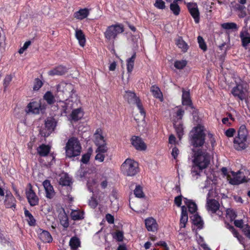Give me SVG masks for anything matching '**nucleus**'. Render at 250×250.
<instances>
[{
  "mask_svg": "<svg viewBox=\"0 0 250 250\" xmlns=\"http://www.w3.org/2000/svg\"><path fill=\"white\" fill-rule=\"evenodd\" d=\"M192 151L193 152L192 160L193 166L191 170V174L192 178L196 180L201 176L202 170L208 166L210 156L206 150L193 149Z\"/></svg>",
  "mask_w": 250,
  "mask_h": 250,
  "instance_id": "nucleus-1",
  "label": "nucleus"
},
{
  "mask_svg": "<svg viewBox=\"0 0 250 250\" xmlns=\"http://www.w3.org/2000/svg\"><path fill=\"white\" fill-rule=\"evenodd\" d=\"M80 100L75 94H72L64 101H59L56 103L58 112L64 116H69L73 108L78 106Z\"/></svg>",
  "mask_w": 250,
  "mask_h": 250,
  "instance_id": "nucleus-2",
  "label": "nucleus"
},
{
  "mask_svg": "<svg viewBox=\"0 0 250 250\" xmlns=\"http://www.w3.org/2000/svg\"><path fill=\"white\" fill-rule=\"evenodd\" d=\"M249 132L245 125H241L237 131V134L233 139V147L238 151L246 149L249 145Z\"/></svg>",
  "mask_w": 250,
  "mask_h": 250,
  "instance_id": "nucleus-3",
  "label": "nucleus"
},
{
  "mask_svg": "<svg viewBox=\"0 0 250 250\" xmlns=\"http://www.w3.org/2000/svg\"><path fill=\"white\" fill-rule=\"evenodd\" d=\"M205 128L201 124L194 127L190 133L191 144L195 146H201L205 143Z\"/></svg>",
  "mask_w": 250,
  "mask_h": 250,
  "instance_id": "nucleus-4",
  "label": "nucleus"
},
{
  "mask_svg": "<svg viewBox=\"0 0 250 250\" xmlns=\"http://www.w3.org/2000/svg\"><path fill=\"white\" fill-rule=\"evenodd\" d=\"M248 174L250 175V172L249 170H239L236 172L230 171L228 174V181L229 184L233 185H237L247 182L250 180V177L246 176Z\"/></svg>",
  "mask_w": 250,
  "mask_h": 250,
  "instance_id": "nucleus-5",
  "label": "nucleus"
},
{
  "mask_svg": "<svg viewBox=\"0 0 250 250\" xmlns=\"http://www.w3.org/2000/svg\"><path fill=\"white\" fill-rule=\"evenodd\" d=\"M82 147L79 140L72 137L70 138L65 147L66 157L72 158L79 156L81 152Z\"/></svg>",
  "mask_w": 250,
  "mask_h": 250,
  "instance_id": "nucleus-6",
  "label": "nucleus"
},
{
  "mask_svg": "<svg viewBox=\"0 0 250 250\" xmlns=\"http://www.w3.org/2000/svg\"><path fill=\"white\" fill-rule=\"evenodd\" d=\"M122 172L127 176H134L139 171L137 162L131 159H126L121 167Z\"/></svg>",
  "mask_w": 250,
  "mask_h": 250,
  "instance_id": "nucleus-7",
  "label": "nucleus"
},
{
  "mask_svg": "<svg viewBox=\"0 0 250 250\" xmlns=\"http://www.w3.org/2000/svg\"><path fill=\"white\" fill-rule=\"evenodd\" d=\"M172 120L173 125L179 140H181L184 134V128L182 123V118L184 113V111L181 108L176 107L174 110Z\"/></svg>",
  "mask_w": 250,
  "mask_h": 250,
  "instance_id": "nucleus-8",
  "label": "nucleus"
},
{
  "mask_svg": "<svg viewBox=\"0 0 250 250\" xmlns=\"http://www.w3.org/2000/svg\"><path fill=\"white\" fill-rule=\"evenodd\" d=\"M231 93L241 101L247 100L249 96L247 84L242 83L237 84L232 88Z\"/></svg>",
  "mask_w": 250,
  "mask_h": 250,
  "instance_id": "nucleus-9",
  "label": "nucleus"
},
{
  "mask_svg": "<svg viewBox=\"0 0 250 250\" xmlns=\"http://www.w3.org/2000/svg\"><path fill=\"white\" fill-rule=\"evenodd\" d=\"M124 31V27L121 24H115L107 27L104 33L105 38L107 40H115L117 36Z\"/></svg>",
  "mask_w": 250,
  "mask_h": 250,
  "instance_id": "nucleus-10",
  "label": "nucleus"
},
{
  "mask_svg": "<svg viewBox=\"0 0 250 250\" xmlns=\"http://www.w3.org/2000/svg\"><path fill=\"white\" fill-rule=\"evenodd\" d=\"M124 97L129 103L136 105L140 114L143 116V119H144L146 115L145 111L140 103V100L136 97L135 94L132 92L127 91L126 92Z\"/></svg>",
  "mask_w": 250,
  "mask_h": 250,
  "instance_id": "nucleus-11",
  "label": "nucleus"
},
{
  "mask_svg": "<svg viewBox=\"0 0 250 250\" xmlns=\"http://www.w3.org/2000/svg\"><path fill=\"white\" fill-rule=\"evenodd\" d=\"M219 178L214 175L210 174L208 176L203 186H201V188L204 189H207L208 191V195H210L211 191L215 188L216 185L218 183Z\"/></svg>",
  "mask_w": 250,
  "mask_h": 250,
  "instance_id": "nucleus-12",
  "label": "nucleus"
},
{
  "mask_svg": "<svg viewBox=\"0 0 250 250\" xmlns=\"http://www.w3.org/2000/svg\"><path fill=\"white\" fill-rule=\"evenodd\" d=\"M210 195L207 196V208L208 211L211 213H216L219 216H221L223 214L222 211L219 209L220 205L215 200H209Z\"/></svg>",
  "mask_w": 250,
  "mask_h": 250,
  "instance_id": "nucleus-13",
  "label": "nucleus"
},
{
  "mask_svg": "<svg viewBox=\"0 0 250 250\" xmlns=\"http://www.w3.org/2000/svg\"><path fill=\"white\" fill-rule=\"evenodd\" d=\"M131 143L136 149L139 151H145L147 146L142 139L138 136H134L131 138Z\"/></svg>",
  "mask_w": 250,
  "mask_h": 250,
  "instance_id": "nucleus-14",
  "label": "nucleus"
},
{
  "mask_svg": "<svg viewBox=\"0 0 250 250\" xmlns=\"http://www.w3.org/2000/svg\"><path fill=\"white\" fill-rule=\"evenodd\" d=\"M42 108L41 104L39 101H34L29 103L27 106L26 112L27 113H32L38 114L42 111Z\"/></svg>",
  "mask_w": 250,
  "mask_h": 250,
  "instance_id": "nucleus-15",
  "label": "nucleus"
},
{
  "mask_svg": "<svg viewBox=\"0 0 250 250\" xmlns=\"http://www.w3.org/2000/svg\"><path fill=\"white\" fill-rule=\"evenodd\" d=\"M29 189L26 191L28 202L31 206H35L39 203V198L35 192L32 190L31 184H29Z\"/></svg>",
  "mask_w": 250,
  "mask_h": 250,
  "instance_id": "nucleus-16",
  "label": "nucleus"
},
{
  "mask_svg": "<svg viewBox=\"0 0 250 250\" xmlns=\"http://www.w3.org/2000/svg\"><path fill=\"white\" fill-rule=\"evenodd\" d=\"M188 8L195 22L199 23L200 21L199 11L197 4L195 3H188Z\"/></svg>",
  "mask_w": 250,
  "mask_h": 250,
  "instance_id": "nucleus-17",
  "label": "nucleus"
},
{
  "mask_svg": "<svg viewBox=\"0 0 250 250\" xmlns=\"http://www.w3.org/2000/svg\"><path fill=\"white\" fill-rule=\"evenodd\" d=\"M74 90L73 85L69 83L62 82L57 85V90L64 94H70Z\"/></svg>",
  "mask_w": 250,
  "mask_h": 250,
  "instance_id": "nucleus-18",
  "label": "nucleus"
},
{
  "mask_svg": "<svg viewBox=\"0 0 250 250\" xmlns=\"http://www.w3.org/2000/svg\"><path fill=\"white\" fill-rule=\"evenodd\" d=\"M5 193L6 195L4 200L5 206L7 208H15L16 202L15 198L10 191H6Z\"/></svg>",
  "mask_w": 250,
  "mask_h": 250,
  "instance_id": "nucleus-19",
  "label": "nucleus"
},
{
  "mask_svg": "<svg viewBox=\"0 0 250 250\" xmlns=\"http://www.w3.org/2000/svg\"><path fill=\"white\" fill-rule=\"evenodd\" d=\"M145 225L149 231H156L158 229V225L155 219L152 217H148L145 221Z\"/></svg>",
  "mask_w": 250,
  "mask_h": 250,
  "instance_id": "nucleus-20",
  "label": "nucleus"
},
{
  "mask_svg": "<svg viewBox=\"0 0 250 250\" xmlns=\"http://www.w3.org/2000/svg\"><path fill=\"white\" fill-rule=\"evenodd\" d=\"M42 185L45 191L46 197L47 198L52 199L55 196V193L50 182L46 180L43 181Z\"/></svg>",
  "mask_w": 250,
  "mask_h": 250,
  "instance_id": "nucleus-21",
  "label": "nucleus"
},
{
  "mask_svg": "<svg viewBox=\"0 0 250 250\" xmlns=\"http://www.w3.org/2000/svg\"><path fill=\"white\" fill-rule=\"evenodd\" d=\"M90 10L87 8H81L74 13V18L78 20L86 19L89 15Z\"/></svg>",
  "mask_w": 250,
  "mask_h": 250,
  "instance_id": "nucleus-22",
  "label": "nucleus"
},
{
  "mask_svg": "<svg viewBox=\"0 0 250 250\" xmlns=\"http://www.w3.org/2000/svg\"><path fill=\"white\" fill-rule=\"evenodd\" d=\"M84 112L83 110L78 107L72 110L71 114L69 115V119L70 120L77 121L81 120L83 116Z\"/></svg>",
  "mask_w": 250,
  "mask_h": 250,
  "instance_id": "nucleus-23",
  "label": "nucleus"
},
{
  "mask_svg": "<svg viewBox=\"0 0 250 250\" xmlns=\"http://www.w3.org/2000/svg\"><path fill=\"white\" fill-rule=\"evenodd\" d=\"M94 141L96 146L105 143L102 129L98 128L95 131L94 134Z\"/></svg>",
  "mask_w": 250,
  "mask_h": 250,
  "instance_id": "nucleus-24",
  "label": "nucleus"
},
{
  "mask_svg": "<svg viewBox=\"0 0 250 250\" xmlns=\"http://www.w3.org/2000/svg\"><path fill=\"white\" fill-rule=\"evenodd\" d=\"M66 72L67 69L65 67L59 65L49 71L48 74L50 76H60L64 74Z\"/></svg>",
  "mask_w": 250,
  "mask_h": 250,
  "instance_id": "nucleus-25",
  "label": "nucleus"
},
{
  "mask_svg": "<svg viewBox=\"0 0 250 250\" xmlns=\"http://www.w3.org/2000/svg\"><path fill=\"white\" fill-rule=\"evenodd\" d=\"M182 212L180 221V228L184 229L186 227L187 223L188 221V215L187 211V208L183 206L181 207Z\"/></svg>",
  "mask_w": 250,
  "mask_h": 250,
  "instance_id": "nucleus-26",
  "label": "nucleus"
},
{
  "mask_svg": "<svg viewBox=\"0 0 250 250\" xmlns=\"http://www.w3.org/2000/svg\"><path fill=\"white\" fill-rule=\"evenodd\" d=\"M75 36L78 41L79 45L82 47H83L86 42L85 37L83 32L81 29L78 28L75 29Z\"/></svg>",
  "mask_w": 250,
  "mask_h": 250,
  "instance_id": "nucleus-27",
  "label": "nucleus"
},
{
  "mask_svg": "<svg viewBox=\"0 0 250 250\" xmlns=\"http://www.w3.org/2000/svg\"><path fill=\"white\" fill-rule=\"evenodd\" d=\"M51 147L49 145L42 144L37 149V152L40 156H46L50 151Z\"/></svg>",
  "mask_w": 250,
  "mask_h": 250,
  "instance_id": "nucleus-28",
  "label": "nucleus"
},
{
  "mask_svg": "<svg viewBox=\"0 0 250 250\" xmlns=\"http://www.w3.org/2000/svg\"><path fill=\"white\" fill-rule=\"evenodd\" d=\"M184 202L187 206L189 212L194 214H195L197 209V207L196 203L192 200H188L187 198H184Z\"/></svg>",
  "mask_w": 250,
  "mask_h": 250,
  "instance_id": "nucleus-29",
  "label": "nucleus"
},
{
  "mask_svg": "<svg viewBox=\"0 0 250 250\" xmlns=\"http://www.w3.org/2000/svg\"><path fill=\"white\" fill-rule=\"evenodd\" d=\"M39 237L44 243H49L52 240L50 233L46 230H41V232L39 234Z\"/></svg>",
  "mask_w": 250,
  "mask_h": 250,
  "instance_id": "nucleus-30",
  "label": "nucleus"
},
{
  "mask_svg": "<svg viewBox=\"0 0 250 250\" xmlns=\"http://www.w3.org/2000/svg\"><path fill=\"white\" fill-rule=\"evenodd\" d=\"M226 228L230 230L233 236L237 238V240L240 244H244V242L243 237L239 234L238 232L234 228L233 226H231L229 224H227Z\"/></svg>",
  "mask_w": 250,
  "mask_h": 250,
  "instance_id": "nucleus-31",
  "label": "nucleus"
},
{
  "mask_svg": "<svg viewBox=\"0 0 250 250\" xmlns=\"http://www.w3.org/2000/svg\"><path fill=\"white\" fill-rule=\"evenodd\" d=\"M182 104L184 105L191 106L192 103L190 97L189 92L185 90H183Z\"/></svg>",
  "mask_w": 250,
  "mask_h": 250,
  "instance_id": "nucleus-32",
  "label": "nucleus"
},
{
  "mask_svg": "<svg viewBox=\"0 0 250 250\" xmlns=\"http://www.w3.org/2000/svg\"><path fill=\"white\" fill-rule=\"evenodd\" d=\"M56 125V122L54 118H48L45 123V128L48 131V134L54 130Z\"/></svg>",
  "mask_w": 250,
  "mask_h": 250,
  "instance_id": "nucleus-33",
  "label": "nucleus"
},
{
  "mask_svg": "<svg viewBox=\"0 0 250 250\" xmlns=\"http://www.w3.org/2000/svg\"><path fill=\"white\" fill-rule=\"evenodd\" d=\"M193 224L196 226L198 229H201L203 227V222L201 219L200 216L197 214L195 213L190 217Z\"/></svg>",
  "mask_w": 250,
  "mask_h": 250,
  "instance_id": "nucleus-34",
  "label": "nucleus"
},
{
  "mask_svg": "<svg viewBox=\"0 0 250 250\" xmlns=\"http://www.w3.org/2000/svg\"><path fill=\"white\" fill-rule=\"evenodd\" d=\"M150 91L152 95L156 98L160 99L161 101L163 100V94L160 88L156 86L153 85L151 87Z\"/></svg>",
  "mask_w": 250,
  "mask_h": 250,
  "instance_id": "nucleus-35",
  "label": "nucleus"
},
{
  "mask_svg": "<svg viewBox=\"0 0 250 250\" xmlns=\"http://www.w3.org/2000/svg\"><path fill=\"white\" fill-rule=\"evenodd\" d=\"M24 215L29 225L31 226H35L36 224V220L31 213L26 209H24Z\"/></svg>",
  "mask_w": 250,
  "mask_h": 250,
  "instance_id": "nucleus-36",
  "label": "nucleus"
},
{
  "mask_svg": "<svg viewBox=\"0 0 250 250\" xmlns=\"http://www.w3.org/2000/svg\"><path fill=\"white\" fill-rule=\"evenodd\" d=\"M71 216L74 220L82 219L84 218L83 212L80 210H73L71 212Z\"/></svg>",
  "mask_w": 250,
  "mask_h": 250,
  "instance_id": "nucleus-37",
  "label": "nucleus"
},
{
  "mask_svg": "<svg viewBox=\"0 0 250 250\" xmlns=\"http://www.w3.org/2000/svg\"><path fill=\"white\" fill-rule=\"evenodd\" d=\"M176 44L183 52H187L188 48V45L182 38H179L177 39L176 41Z\"/></svg>",
  "mask_w": 250,
  "mask_h": 250,
  "instance_id": "nucleus-38",
  "label": "nucleus"
},
{
  "mask_svg": "<svg viewBox=\"0 0 250 250\" xmlns=\"http://www.w3.org/2000/svg\"><path fill=\"white\" fill-rule=\"evenodd\" d=\"M135 59V54H133L131 58L128 59L126 61L127 70L128 73H131L133 70Z\"/></svg>",
  "mask_w": 250,
  "mask_h": 250,
  "instance_id": "nucleus-39",
  "label": "nucleus"
},
{
  "mask_svg": "<svg viewBox=\"0 0 250 250\" xmlns=\"http://www.w3.org/2000/svg\"><path fill=\"white\" fill-rule=\"evenodd\" d=\"M69 245L72 250H74L77 249L80 246V240L75 237L71 238L69 241Z\"/></svg>",
  "mask_w": 250,
  "mask_h": 250,
  "instance_id": "nucleus-40",
  "label": "nucleus"
},
{
  "mask_svg": "<svg viewBox=\"0 0 250 250\" xmlns=\"http://www.w3.org/2000/svg\"><path fill=\"white\" fill-rule=\"evenodd\" d=\"M43 98L49 104H52L55 102L54 96L50 91H47L45 93L43 96Z\"/></svg>",
  "mask_w": 250,
  "mask_h": 250,
  "instance_id": "nucleus-41",
  "label": "nucleus"
},
{
  "mask_svg": "<svg viewBox=\"0 0 250 250\" xmlns=\"http://www.w3.org/2000/svg\"><path fill=\"white\" fill-rule=\"evenodd\" d=\"M71 183V179L66 174L62 176L60 180V183L62 186H69Z\"/></svg>",
  "mask_w": 250,
  "mask_h": 250,
  "instance_id": "nucleus-42",
  "label": "nucleus"
},
{
  "mask_svg": "<svg viewBox=\"0 0 250 250\" xmlns=\"http://www.w3.org/2000/svg\"><path fill=\"white\" fill-rule=\"evenodd\" d=\"M187 64V61L185 60H177L174 63V67L178 69H183Z\"/></svg>",
  "mask_w": 250,
  "mask_h": 250,
  "instance_id": "nucleus-43",
  "label": "nucleus"
},
{
  "mask_svg": "<svg viewBox=\"0 0 250 250\" xmlns=\"http://www.w3.org/2000/svg\"><path fill=\"white\" fill-rule=\"evenodd\" d=\"M97 184V180L93 177H90L87 181V187L90 191H93V187H96Z\"/></svg>",
  "mask_w": 250,
  "mask_h": 250,
  "instance_id": "nucleus-44",
  "label": "nucleus"
},
{
  "mask_svg": "<svg viewBox=\"0 0 250 250\" xmlns=\"http://www.w3.org/2000/svg\"><path fill=\"white\" fill-rule=\"evenodd\" d=\"M221 27L226 30L237 29V24L234 22H226L221 24Z\"/></svg>",
  "mask_w": 250,
  "mask_h": 250,
  "instance_id": "nucleus-45",
  "label": "nucleus"
},
{
  "mask_svg": "<svg viewBox=\"0 0 250 250\" xmlns=\"http://www.w3.org/2000/svg\"><path fill=\"white\" fill-rule=\"evenodd\" d=\"M134 193L136 197L138 198H142L144 197V193L143 191L142 187L140 185L136 186L134 190Z\"/></svg>",
  "mask_w": 250,
  "mask_h": 250,
  "instance_id": "nucleus-46",
  "label": "nucleus"
},
{
  "mask_svg": "<svg viewBox=\"0 0 250 250\" xmlns=\"http://www.w3.org/2000/svg\"><path fill=\"white\" fill-rule=\"evenodd\" d=\"M236 217L235 212L231 209H227L226 210V217L230 221H233Z\"/></svg>",
  "mask_w": 250,
  "mask_h": 250,
  "instance_id": "nucleus-47",
  "label": "nucleus"
},
{
  "mask_svg": "<svg viewBox=\"0 0 250 250\" xmlns=\"http://www.w3.org/2000/svg\"><path fill=\"white\" fill-rule=\"evenodd\" d=\"M170 9L175 15L179 14L180 8L178 3H171L170 5Z\"/></svg>",
  "mask_w": 250,
  "mask_h": 250,
  "instance_id": "nucleus-48",
  "label": "nucleus"
},
{
  "mask_svg": "<svg viewBox=\"0 0 250 250\" xmlns=\"http://www.w3.org/2000/svg\"><path fill=\"white\" fill-rule=\"evenodd\" d=\"M178 144V142L176 141V138L174 135L171 134L169 136L168 138V147H172L176 146Z\"/></svg>",
  "mask_w": 250,
  "mask_h": 250,
  "instance_id": "nucleus-49",
  "label": "nucleus"
},
{
  "mask_svg": "<svg viewBox=\"0 0 250 250\" xmlns=\"http://www.w3.org/2000/svg\"><path fill=\"white\" fill-rule=\"evenodd\" d=\"M97 146H98V147L96 150V152H98L105 154L108 150V148L106 146V143L101 144L100 145H97Z\"/></svg>",
  "mask_w": 250,
  "mask_h": 250,
  "instance_id": "nucleus-50",
  "label": "nucleus"
},
{
  "mask_svg": "<svg viewBox=\"0 0 250 250\" xmlns=\"http://www.w3.org/2000/svg\"><path fill=\"white\" fill-rule=\"evenodd\" d=\"M170 149H171V155L174 159L177 160L178 157V156L180 154V150L176 146H174L172 147H169Z\"/></svg>",
  "mask_w": 250,
  "mask_h": 250,
  "instance_id": "nucleus-51",
  "label": "nucleus"
},
{
  "mask_svg": "<svg viewBox=\"0 0 250 250\" xmlns=\"http://www.w3.org/2000/svg\"><path fill=\"white\" fill-rule=\"evenodd\" d=\"M197 40L200 48L204 51H206L207 47L203 38L201 36H198Z\"/></svg>",
  "mask_w": 250,
  "mask_h": 250,
  "instance_id": "nucleus-52",
  "label": "nucleus"
},
{
  "mask_svg": "<svg viewBox=\"0 0 250 250\" xmlns=\"http://www.w3.org/2000/svg\"><path fill=\"white\" fill-rule=\"evenodd\" d=\"M197 241L198 244L200 245L204 250H211L204 243L203 238L201 236L197 237Z\"/></svg>",
  "mask_w": 250,
  "mask_h": 250,
  "instance_id": "nucleus-53",
  "label": "nucleus"
},
{
  "mask_svg": "<svg viewBox=\"0 0 250 250\" xmlns=\"http://www.w3.org/2000/svg\"><path fill=\"white\" fill-rule=\"evenodd\" d=\"M13 79V76L11 75H7L3 80V86L5 89H6L10 83Z\"/></svg>",
  "mask_w": 250,
  "mask_h": 250,
  "instance_id": "nucleus-54",
  "label": "nucleus"
},
{
  "mask_svg": "<svg viewBox=\"0 0 250 250\" xmlns=\"http://www.w3.org/2000/svg\"><path fill=\"white\" fill-rule=\"evenodd\" d=\"M236 8L238 10V15L239 17L244 18L246 16V12L244 10V9H245V7L244 6L238 5Z\"/></svg>",
  "mask_w": 250,
  "mask_h": 250,
  "instance_id": "nucleus-55",
  "label": "nucleus"
},
{
  "mask_svg": "<svg viewBox=\"0 0 250 250\" xmlns=\"http://www.w3.org/2000/svg\"><path fill=\"white\" fill-rule=\"evenodd\" d=\"M60 218V223L64 228L68 227L69 223L68 222V218L66 214H64L62 215Z\"/></svg>",
  "mask_w": 250,
  "mask_h": 250,
  "instance_id": "nucleus-56",
  "label": "nucleus"
},
{
  "mask_svg": "<svg viewBox=\"0 0 250 250\" xmlns=\"http://www.w3.org/2000/svg\"><path fill=\"white\" fill-rule=\"evenodd\" d=\"M154 5L155 7L159 9H164L165 8V3L163 0H156Z\"/></svg>",
  "mask_w": 250,
  "mask_h": 250,
  "instance_id": "nucleus-57",
  "label": "nucleus"
},
{
  "mask_svg": "<svg viewBox=\"0 0 250 250\" xmlns=\"http://www.w3.org/2000/svg\"><path fill=\"white\" fill-rule=\"evenodd\" d=\"M43 83L39 79H36L34 82L33 89L34 90H38L42 85Z\"/></svg>",
  "mask_w": 250,
  "mask_h": 250,
  "instance_id": "nucleus-58",
  "label": "nucleus"
},
{
  "mask_svg": "<svg viewBox=\"0 0 250 250\" xmlns=\"http://www.w3.org/2000/svg\"><path fill=\"white\" fill-rule=\"evenodd\" d=\"M31 42L30 41H27L26 42L22 47H21L19 50V53L20 54H22L27 48L30 45Z\"/></svg>",
  "mask_w": 250,
  "mask_h": 250,
  "instance_id": "nucleus-59",
  "label": "nucleus"
},
{
  "mask_svg": "<svg viewBox=\"0 0 250 250\" xmlns=\"http://www.w3.org/2000/svg\"><path fill=\"white\" fill-rule=\"evenodd\" d=\"M236 130L235 129L233 128H229L225 131V134L228 137H232L233 136Z\"/></svg>",
  "mask_w": 250,
  "mask_h": 250,
  "instance_id": "nucleus-60",
  "label": "nucleus"
},
{
  "mask_svg": "<svg viewBox=\"0 0 250 250\" xmlns=\"http://www.w3.org/2000/svg\"><path fill=\"white\" fill-rule=\"evenodd\" d=\"M96 152L97 154L95 156V160L99 161L100 162H103L104 160L105 154L98 152Z\"/></svg>",
  "mask_w": 250,
  "mask_h": 250,
  "instance_id": "nucleus-61",
  "label": "nucleus"
},
{
  "mask_svg": "<svg viewBox=\"0 0 250 250\" xmlns=\"http://www.w3.org/2000/svg\"><path fill=\"white\" fill-rule=\"evenodd\" d=\"M243 232L246 236L250 238V227L249 225H245L243 229Z\"/></svg>",
  "mask_w": 250,
  "mask_h": 250,
  "instance_id": "nucleus-62",
  "label": "nucleus"
},
{
  "mask_svg": "<svg viewBox=\"0 0 250 250\" xmlns=\"http://www.w3.org/2000/svg\"><path fill=\"white\" fill-rule=\"evenodd\" d=\"M114 238L118 241H122L123 239V233L121 231H117L115 233Z\"/></svg>",
  "mask_w": 250,
  "mask_h": 250,
  "instance_id": "nucleus-63",
  "label": "nucleus"
},
{
  "mask_svg": "<svg viewBox=\"0 0 250 250\" xmlns=\"http://www.w3.org/2000/svg\"><path fill=\"white\" fill-rule=\"evenodd\" d=\"M182 198V195H179L175 197L174 203L178 207H180L181 205Z\"/></svg>",
  "mask_w": 250,
  "mask_h": 250,
  "instance_id": "nucleus-64",
  "label": "nucleus"
}]
</instances>
